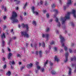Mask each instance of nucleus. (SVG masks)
I'll return each instance as SVG.
<instances>
[{"instance_id": "1", "label": "nucleus", "mask_w": 76, "mask_h": 76, "mask_svg": "<svg viewBox=\"0 0 76 76\" xmlns=\"http://www.w3.org/2000/svg\"><path fill=\"white\" fill-rule=\"evenodd\" d=\"M76 11L75 10H73L72 11V12H68L67 14L64 17H61L60 19V20L62 21V28L64 29H66V26H64L63 25L66 23V19H70V14H72L73 16L75 18H76Z\"/></svg>"}, {"instance_id": "2", "label": "nucleus", "mask_w": 76, "mask_h": 76, "mask_svg": "<svg viewBox=\"0 0 76 76\" xmlns=\"http://www.w3.org/2000/svg\"><path fill=\"white\" fill-rule=\"evenodd\" d=\"M16 17H17V14H16V13L15 12H13L12 16L10 18V19L12 20V23H15V22H19L18 20L16 18Z\"/></svg>"}, {"instance_id": "3", "label": "nucleus", "mask_w": 76, "mask_h": 76, "mask_svg": "<svg viewBox=\"0 0 76 76\" xmlns=\"http://www.w3.org/2000/svg\"><path fill=\"white\" fill-rule=\"evenodd\" d=\"M59 38L61 39V43H62V47H64V50L65 51H67V48L66 46H64V43H63L64 42V39L63 37L61 35H60Z\"/></svg>"}, {"instance_id": "4", "label": "nucleus", "mask_w": 76, "mask_h": 76, "mask_svg": "<svg viewBox=\"0 0 76 76\" xmlns=\"http://www.w3.org/2000/svg\"><path fill=\"white\" fill-rule=\"evenodd\" d=\"M21 35L24 37H26V38H29V34L27 33V32L25 31H22L21 32Z\"/></svg>"}, {"instance_id": "5", "label": "nucleus", "mask_w": 76, "mask_h": 76, "mask_svg": "<svg viewBox=\"0 0 76 76\" xmlns=\"http://www.w3.org/2000/svg\"><path fill=\"white\" fill-rule=\"evenodd\" d=\"M69 52H67L65 53V59L64 60V63H67V61H68V56H69Z\"/></svg>"}, {"instance_id": "6", "label": "nucleus", "mask_w": 76, "mask_h": 76, "mask_svg": "<svg viewBox=\"0 0 76 76\" xmlns=\"http://www.w3.org/2000/svg\"><path fill=\"white\" fill-rule=\"evenodd\" d=\"M21 26L23 28H25V27L27 31H28L29 27H28V24H24L23 23L21 24Z\"/></svg>"}, {"instance_id": "7", "label": "nucleus", "mask_w": 76, "mask_h": 76, "mask_svg": "<svg viewBox=\"0 0 76 76\" xmlns=\"http://www.w3.org/2000/svg\"><path fill=\"white\" fill-rule=\"evenodd\" d=\"M49 36L50 35L49 34H43L42 35V37H43V38H45V37H46L47 41L49 39L48 38H49Z\"/></svg>"}, {"instance_id": "8", "label": "nucleus", "mask_w": 76, "mask_h": 76, "mask_svg": "<svg viewBox=\"0 0 76 76\" xmlns=\"http://www.w3.org/2000/svg\"><path fill=\"white\" fill-rule=\"evenodd\" d=\"M10 64L11 65V68L12 69H13V67L12 66V65H13V64H15V61H13L12 62V61H10Z\"/></svg>"}, {"instance_id": "9", "label": "nucleus", "mask_w": 76, "mask_h": 76, "mask_svg": "<svg viewBox=\"0 0 76 76\" xmlns=\"http://www.w3.org/2000/svg\"><path fill=\"white\" fill-rule=\"evenodd\" d=\"M32 66H33L32 64H30L27 65L26 66L28 69H30L32 67Z\"/></svg>"}, {"instance_id": "10", "label": "nucleus", "mask_w": 76, "mask_h": 76, "mask_svg": "<svg viewBox=\"0 0 76 76\" xmlns=\"http://www.w3.org/2000/svg\"><path fill=\"white\" fill-rule=\"evenodd\" d=\"M55 60L58 63L60 61V59H58V58L57 56H55Z\"/></svg>"}, {"instance_id": "11", "label": "nucleus", "mask_w": 76, "mask_h": 76, "mask_svg": "<svg viewBox=\"0 0 76 76\" xmlns=\"http://www.w3.org/2000/svg\"><path fill=\"white\" fill-rule=\"evenodd\" d=\"M31 10H32V12L33 13V14H35V7L34 6L32 7Z\"/></svg>"}, {"instance_id": "12", "label": "nucleus", "mask_w": 76, "mask_h": 76, "mask_svg": "<svg viewBox=\"0 0 76 76\" xmlns=\"http://www.w3.org/2000/svg\"><path fill=\"white\" fill-rule=\"evenodd\" d=\"M66 4L67 5H70V4H72V1H71V0H68Z\"/></svg>"}, {"instance_id": "13", "label": "nucleus", "mask_w": 76, "mask_h": 76, "mask_svg": "<svg viewBox=\"0 0 76 76\" xmlns=\"http://www.w3.org/2000/svg\"><path fill=\"white\" fill-rule=\"evenodd\" d=\"M71 61H76V57L74 56L73 58H71L70 59Z\"/></svg>"}, {"instance_id": "14", "label": "nucleus", "mask_w": 76, "mask_h": 76, "mask_svg": "<svg viewBox=\"0 0 76 76\" xmlns=\"http://www.w3.org/2000/svg\"><path fill=\"white\" fill-rule=\"evenodd\" d=\"M1 9H4L5 12H6V11L7 10L6 7L4 6V5L2 6Z\"/></svg>"}, {"instance_id": "15", "label": "nucleus", "mask_w": 76, "mask_h": 76, "mask_svg": "<svg viewBox=\"0 0 76 76\" xmlns=\"http://www.w3.org/2000/svg\"><path fill=\"white\" fill-rule=\"evenodd\" d=\"M71 73H72V69L70 68H69V73H68L69 75H71Z\"/></svg>"}, {"instance_id": "16", "label": "nucleus", "mask_w": 76, "mask_h": 76, "mask_svg": "<svg viewBox=\"0 0 76 76\" xmlns=\"http://www.w3.org/2000/svg\"><path fill=\"white\" fill-rule=\"evenodd\" d=\"M1 37L2 38H5V35L4 34V33H3L1 35Z\"/></svg>"}, {"instance_id": "17", "label": "nucleus", "mask_w": 76, "mask_h": 76, "mask_svg": "<svg viewBox=\"0 0 76 76\" xmlns=\"http://www.w3.org/2000/svg\"><path fill=\"white\" fill-rule=\"evenodd\" d=\"M39 57H40V58L42 57V52H41V51H39Z\"/></svg>"}, {"instance_id": "18", "label": "nucleus", "mask_w": 76, "mask_h": 76, "mask_svg": "<svg viewBox=\"0 0 76 76\" xmlns=\"http://www.w3.org/2000/svg\"><path fill=\"white\" fill-rule=\"evenodd\" d=\"M12 53H9L8 55V59H10V57H11V56H12Z\"/></svg>"}, {"instance_id": "19", "label": "nucleus", "mask_w": 76, "mask_h": 76, "mask_svg": "<svg viewBox=\"0 0 76 76\" xmlns=\"http://www.w3.org/2000/svg\"><path fill=\"white\" fill-rule=\"evenodd\" d=\"M57 26L58 28H60L61 27V24H60V22L57 23Z\"/></svg>"}, {"instance_id": "20", "label": "nucleus", "mask_w": 76, "mask_h": 76, "mask_svg": "<svg viewBox=\"0 0 76 76\" xmlns=\"http://www.w3.org/2000/svg\"><path fill=\"white\" fill-rule=\"evenodd\" d=\"M40 72H44L45 70H44V68H42L40 69Z\"/></svg>"}, {"instance_id": "21", "label": "nucleus", "mask_w": 76, "mask_h": 76, "mask_svg": "<svg viewBox=\"0 0 76 76\" xmlns=\"http://www.w3.org/2000/svg\"><path fill=\"white\" fill-rule=\"evenodd\" d=\"M36 68L37 70H40L41 69V66L39 65L37 66Z\"/></svg>"}, {"instance_id": "22", "label": "nucleus", "mask_w": 76, "mask_h": 76, "mask_svg": "<svg viewBox=\"0 0 76 76\" xmlns=\"http://www.w3.org/2000/svg\"><path fill=\"white\" fill-rule=\"evenodd\" d=\"M55 20L56 22H57V23L59 22V21H58V18H56Z\"/></svg>"}, {"instance_id": "23", "label": "nucleus", "mask_w": 76, "mask_h": 76, "mask_svg": "<svg viewBox=\"0 0 76 76\" xmlns=\"http://www.w3.org/2000/svg\"><path fill=\"white\" fill-rule=\"evenodd\" d=\"M51 73L52 75H55L56 73V72H55V71L54 70H52L51 72Z\"/></svg>"}, {"instance_id": "24", "label": "nucleus", "mask_w": 76, "mask_h": 76, "mask_svg": "<svg viewBox=\"0 0 76 76\" xmlns=\"http://www.w3.org/2000/svg\"><path fill=\"white\" fill-rule=\"evenodd\" d=\"M7 75H11V72L10 71H8L7 73H6Z\"/></svg>"}, {"instance_id": "25", "label": "nucleus", "mask_w": 76, "mask_h": 76, "mask_svg": "<svg viewBox=\"0 0 76 76\" xmlns=\"http://www.w3.org/2000/svg\"><path fill=\"white\" fill-rule=\"evenodd\" d=\"M33 24L34 26H36L37 25V23H36V22L35 21H34L33 22Z\"/></svg>"}, {"instance_id": "26", "label": "nucleus", "mask_w": 76, "mask_h": 76, "mask_svg": "<svg viewBox=\"0 0 76 76\" xmlns=\"http://www.w3.org/2000/svg\"><path fill=\"white\" fill-rule=\"evenodd\" d=\"M46 32H49V31H50V28L48 27L46 29Z\"/></svg>"}, {"instance_id": "27", "label": "nucleus", "mask_w": 76, "mask_h": 76, "mask_svg": "<svg viewBox=\"0 0 76 76\" xmlns=\"http://www.w3.org/2000/svg\"><path fill=\"white\" fill-rule=\"evenodd\" d=\"M51 7L52 8H54V7H56V5H55V4H53L51 5Z\"/></svg>"}, {"instance_id": "28", "label": "nucleus", "mask_w": 76, "mask_h": 76, "mask_svg": "<svg viewBox=\"0 0 76 76\" xmlns=\"http://www.w3.org/2000/svg\"><path fill=\"white\" fill-rule=\"evenodd\" d=\"M53 11L54 12H55L56 14H57L58 13V10H54Z\"/></svg>"}, {"instance_id": "29", "label": "nucleus", "mask_w": 76, "mask_h": 76, "mask_svg": "<svg viewBox=\"0 0 76 76\" xmlns=\"http://www.w3.org/2000/svg\"><path fill=\"white\" fill-rule=\"evenodd\" d=\"M4 43H5L4 41L3 40H2V47H4Z\"/></svg>"}, {"instance_id": "30", "label": "nucleus", "mask_w": 76, "mask_h": 76, "mask_svg": "<svg viewBox=\"0 0 76 76\" xmlns=\"http://www.w3.org/2000/svg\"><path fill=\"white\" fill-rule=\"evenodd\" d=\"M48 60H47L46 61L45 63L44 64V66H46V64L48 63Z\"/></svg>"}, {"instance_id": "31", "label": "nucleus", "mask_w": 76, "mask_h": 76, "mask_svg": "<svg viewBox=\"0 0 76 76\" xmlns=\"http://www.w3.org/2000/svg\"><path fill=\"white\" fill-rule=\"evenodd\" d=\"M6 67H7V65H6V64H5L3 66V69H5L6 68Z\"/></svg>"}, {"instance_id": "32", "label": "nucleus", "mask_w": 76, "mask_h": 76, "mask_svg": "<svg viewBox=\"0 0 76 76\" xmlns=\"http://www.w3.org/2000/svg\"><path fill=\"white\" fill-rule=\"evenodd\" d=\"M57 47H54V50L55 51H57Z\"/></svg>"}, {"instance_id": "33", "label": "nucleus", "mask_w": 76, "mask_h": 76, "mask_svg": "<svg viewBox=\"0 0 76 76\" xmlns=\"http://www.w3.org/2000/svg\"><path fill=\"white\" fill-rule=\"evenodd\" d=\"M25 67V66H22V67H21L20 68V69L21 70H23V69H24V68Z\"/></svg>"}, {"instance_id": "34", "label": "nucleus", "mask_w": 76, "mask_h": 76, "mask_svg": "<svg viewBox=\"0 0 76 76\" xmlns=\"http://www.w3.org/2000/svg\"><path fill=\"white\" fill-rule=\"evenodd\" d=\"M55 44V42L53 41H52L50 43V44H51V45H53V44Z\"/></svg>"}, {"instance_id": "35", "label": "nucleus", "mask_w": 76, "mask_h": 76, "mask_svg": "<svg viewBox=\"0 0 76 76\" xmlns=\"http://www.w3.org/2000/svg\"><path fill=\"white\" fill-rule=\"evenodd\" d=\"M69 51L70 53H72V50L71 48L69 49Z\"/></svg>"}, {"instance_id": "36", "label": "nucleus", "mask_w": 76, "mask_h": 76, "mask_svg": "<svg viewBox=\"0 0 76 76\" xmlns=\"http://www.w3.org/2000/svg\"><path fill=\"white\" fill-rule=\"evenodd\" d=\"M42 47H45V43L44 42H43L42 43Z\"/></svg>"}, {"instance_id": "37", "label": "nucleus", "mask_w": 76, "mask_h": 76, "mask_svg": "<svg viewBox=\"0 0 76 76\" xmlns=\"http://www.w3.org/2000/svg\"><path fill=\"white\" fill-rule=\"evenodd\" d=\"M26 6H27V2H26L24 5V6L23 7L24 9L25 8V7H26Z\"/></svg>"}, {"instance_id": "38", "label": "nucleus", "mask_w": 76, "mask_h": 76, "mask_svg": "<svg viewBox=\"0 0 76 76\" xmlns=\"http://www.w3.org/2000/svg\"><path fill=\"white\" fill-rule=\"evenodd\" d=\"M16 39V37L15 36L13 37L12 38V39L15 40V39Z\"/></svg>"}, {"instance_id": "39", "label": "nucleus", "mask_w": 76, "mask_h": 76, "mask_svg": "<svg viewBox=\"0 0 76 76\" xmlns=\"http://www.w3.org/2000/svg\"><path fill=\"white\" fill-rule=\"evenodd\" d=\"M20 20H23V18H22V15H20Z\"/></svg>"}, {"instance_id": "40", "label": "nucleus", "mask_w": 76, "mask_h": 76, "mask_svg": "<svg viewBox=\"0 0 76 76\" xmlns=\"http://www.w3.org/2000/svg\"><path fill=\"white\" fill-rule=\"evenodd\" d=\"M39 3L40 4H42L43 3V1L41 0L40 1Z\"/></svg>"}, {"instance_id": "41", "label": "nucleus", "mask_w": 76, "mask_h": 76, "mask_svg": "<svg viewBox=\"0 0 76 76\" xmlns=\"http://www.w3.org/2000/svg\"><path fill=\"white\" fill-rule=\"evenodd\" d=\"M35 14H36V15H38V12L37 11H35Z\"/></svg>"}, {"instance_id": "42", "label": "nucleus", "mask_w": 76, "mask_h": 76, "mask_svg": "<svg viewBox=\"0 0 76 76\" xmlns=\"http://www.w3.org/2000/svg\"><path fill=\"white\" fill-rule=\"evenodd\" d=\"M20 3V1H17L16 2V3L17 4H19Z\"/></svg>"}, {"instance_id": "43", "label": "nucleus", "mask_w": 76, "mask_h": 76, "mask_svg": "<svg viewBox=\"0 0 76 76\" xmlns=\"http://www.w3.org/2000/svg\"><path fill=\"white\" fill-rule=\"evenodd\" d=\"M37 43H35L34 44V47L36 48H37Z\"/></svg>"}, {"instance_id": "44", "label": "nucleus", "mask_w": 76, "mask_h": 76, "mask_svg": "<svg viewBox=\"0 0 76 76\" xmlns=\"http://www.w3.org/2000/svg\"><path fill=\"white\" fill-rule=\"evenodd\" d=\"M17 56L18 57H21V56L19 54H17Z\"/></svg>"}, {"instance_id": "45", "label": "nucleus", "mask_w": 76, "mask_h": 76, "mask_svg": "<svg viewBox=\"0 0 76 76\" xmlns=\"http://www.w3.org/2000/svg\"><path fill=\"white\" fill-rule=\"evenodd\" d=\"M11 32L12 33V34H14V32H13V29H12Z\"/></svg>"}, {"instance_id": "46", "label": "nucleus", "mask_w": 76, "mask_h": 76, "mask_svg": "<svg viewBox=\"0 0 76 76\" xmlns=\"http://www.w3.org/2000/svg\"><path fill=\"white\" fill-rule=\"evenodd\" d=\"M38 69H37V70L36 69L35 70V72L36 73H38Z\"/></svg>"}, {"instance_id": "47", "label": "nucleus", "mask_w": 76, "mask_h": 76, "mask_svg": "<svg viewBox=\"0 0 76 76\" xmlns=\"http://www.w3.org/2000/svg\"><path fill=\"white\" fill-rule=\"evenodd\" d=\"M46 16H47V18H48L49 17V14H46Z\"/></svg>"}, {"instance_id": "48", "label": "nucleus", "mask_w": 76, "mask_h": 76, "mask_svg": "<svg viewBox=\"0 0 76 76\" xmlns=\"http://www.w3.org/2000/svg\"><path fill=\"white\" fill-rule=\"evenodd\" d=\"M36 65H37V66H38V65L39 64V63L38 62H36Z\"/></svg>"}, {"instance_id": "49", "label": "nucleus", "mask_w": 76, "mask_h": 76, "mask_svg": "<svg viewBox=\"0 0 76 76\" xmlns=\"http://www.w3.org/2000/svg\"><path fill=\"white\" fill-rule=\"evenodd\" d=\"M23 15L25 16H26V12H24L23 13Z\"/></svg>"}, {"instance_id": "50", "label": "nucleus", "mask_w": 76, "mask_h": 76, "mask_svg": "<svg viewBox=\"0 0 76 76\" xmlns=\"http://www.w3.org/2000/svg\"><path fill=\"white\" fill-rule=\"evenodd\" d=\"M60 51L61 53H62V52H63V50L61 49L60 50Z\"/></svg>"}, {"instance_id": "51", "label": "nucleus", "mask_w": 76, "mask_h": 76, "mask_svg": "<svg viewBox=\"0 0 76 76\" xmlns=\"http://www.w3.org/2000/svg\"><path fill=\"white\" fill-rule=\"evenodd\" d=\"M50 66H53V63H51V62H50Z\"/></svg>"}, {"instance_id": "52", "label": "nucleus", "mask_w": 76, "mask_h": 76, "mask_svg": "<svg viewBox=\"0 0 76 76\" xmlns=\"http://www.w3.org/2000/svg\"><path fill=\"white\" fill-rule=\"evenodd\" d=\"M46 10H43V12L44 13H46Z\"/></svg>"}, {"instance_id": "53", "label": "nucleus", "mask_w": 76, "mask_h": 76, "mask_svg": "<svg viewBox=\"0 0 76 76\" xmlns=\"http://www.w3.org/2000/svg\"><path fill=\"white\" fill-rule=\"evenodd\" d=\"M7 50H8V51H10V52L11 51L10 49L9 48H7Z\"/></svg>"}, {"instance_id": "54", "label": "nucleus", "mask_w": 76, "mask_h": 76, "mask_svg": "<svg viewBox=\"0 0 76 76\" xmlns=\"http://www.w3.org/2000/svg\"><path fill=\"white\" fill-rule=\"evenodd\" d=\"M6 16H4L3 19H4V20H5V19H6Z\"/></svg>"}, {"instance_id": "55", "label": "nucleus", "mask_w": 76, "mask_h": 76, "mask_svg": "<svg viewBox=\"0 0 76 76\" xmlns=\"http://www.w3.org/2000/svg\"><path fill=\"white\" fill-rule=\"evenodd\" d=\"M6 28V26H4V30Z\"/></svg>"}, {"instance_id": "56", "label": "nucleus", "mask_w": 76, "mask_h": 76, "mask_svg": "<svg viewBox=\"0 0 76 76\" xmlns=\"http://www.w3.org/2000/svg\"><path fill=\"white\" fill-rule=\"evenodd\" d=\"M56 34H58V31L57 30H56Z\"/></svg>"}, {"instance_id": "57", "label": "nucleus", "mask_w": 76, "mask_h": 76, "mask_svg": "<svg viewBox=\"0 0 76 76\" xmlns=\"http://www.w3.org/2000/svg\"><path fill=\"white\" fill-rule=\"evenodd\" d=\"M71 47H73L74 46V44L73 43H72L71 45Z\"/></svg>"}, {"instance_id": "58", "label": "nucleus", "mask_w": 76, "mask_h": 76, "mask_svg": "<svg viewBox=\"0 0 76 76\" xmlns=\"http://www.w3.org/2000/svg\"><path fill=\"white\" fill-rule=\"evenodd\" d=\"M52 21H53V19H51L49 20L50 22H52Z\"/></svg>"}, {"instance_id": "59", "label": "nucleus", "mask_w": 76, "mask_h": 76, "mask_svg": "<svg viewBox=\"0 0 76 76\" xmlns=\"http://www.w3.org/2000/svg\"><path fill=\"white\" fill-rule=\"evenodd\" d=\"M2 52L3 53H4V50H3V49H2Z\"/></svg>"}, {"instance_id": "60", "label": "nucleus", "mask_w": 76, "mask_h": 76, "mask_svg": "<svg viewBox=\"0 0 76 76\" xmlns=\"http://www.w3.org/2000/svg\"><path fill=\"white\" fill-rule=\"evenodd\" d=\"M35 54L36 55H38V51H37L36 52V53Z\"/></svg>"}, {"instance_id": "61", "label": "nucleus", "mask_w": 76, "mask_h": 76, "mask_svg": "<svg viewBox=\"0 0 76 76\" xmlns=\"http://www.w3.org/2000/svg\"><path fill=\"white\" fill-rule=\"evenodd\" d=\"M64 10H66V6H64Z\"/></svg>"}, {"instance_id": "62", "label": "nucleus", "mask_w": 76, "mask_h": 76, "mask_svg": "<svg viewBox=\"0 0 76 76\" xmlns=\"http://www.w3.org/2000/svg\"><path fill=\"white\" fill-rule=\"evenodd\" d=\"M3 60L4 61H5V58H3Z\"/></svg>"}, {"instance_id": "63", "label": "nucleus", "mask_w": 76, "mask_h": 76, "mask_svg": "<svg viewBox=\"0 0 76 76\" xmlns=\"http://www.w3.org/2000/svg\"><path fill=\"white\" fill-rule=\"evenodd\" d=\"M39 47H40V46H41L42 44L41 43H39Z\"/></svg>"}, {"instance_id": "64", "label": "nucleus", "mask_w": 76, "mask_h": 76, "mask_svg": "<svg viewBox=\"0 0 76 76\" xmlns=\"http://www.w3.org/2000/svg\"><path fill=\"white\" fill-rule=\"evenodd\" d=\"M59 3H61V1H62V0H59Z\"/></svg>"}]
</instances>
